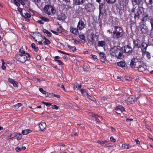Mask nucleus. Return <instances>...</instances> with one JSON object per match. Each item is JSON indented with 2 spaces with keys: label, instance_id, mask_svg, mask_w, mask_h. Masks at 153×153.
<instances>
[{
  "label": "nucleus",
  "instance_id": "obj_62",
  "mask_svg": "<svg viewBox=\"0 0 153 153\" xmlns=\"http://www.w3.org/2000/svg\"><path fill=\"white\" fill-rule=\"evenodd\" d=\"M53 97H57V98H60V96L59 95H56V94H53Z\"/></svg>",
  "mask_w": 153,
  "mask_h": 153
},
{
  "label": "nucleus",
  "instance_id": "obj_63",
  "mask_svg": "<svg viewBox=\"0 0 153 153\" xmlns=\"http://www.w3.org/2000/svg\"><path fill=\"white\" fill-rule=\"evenodd\" d=\"M37 22L40 24L43 25L44 23L42 20H38Z\"/></svg>",
  "mask_w": 153,
  "mask_h": 153
},
{
  "label": "nucleus",
  "instance_id": "obj_3",
  "mask_svg": "<svg viewBox=\"0 0 153 153\" xmlns=\"http://www.w3.org/2000/svg\"><path fill=\"white\" fill-rule=\"evenodd\" d=\"M43 11L48 15H54L56 13V10L54 7L51 5H45L43 8Z\"/></svg>",
  "mask_w": 153,
  "mask_h": 153
},
{
  "label": "nucleus",
  "instance_id": "obj_46",
  "mask_svg": "<svg viewBox=\"0 0 153 153\" xmlns=\"http://www.w3.org/2000/svg\"><path fill=\"white\" fill-rule=\"evenodd\" d=\"M16 136V134H11L7 138L9 139H11V138H13L14 137H15Z\"/></svg>",
  "mask_w": 153,
  "mask_h": 153
},
{
  "label": "nucleus",
  "instance_id": "obj_48",
  "mask_svg": "<svg viewBox=\"0 0 153 153\" xmlns=\"http://www.w3.org/2000/svg\"><path fill=\"white\" fill-rule=\"evenodd\" d=\"M24 16L25 18H29L31 16L30 14L27 12L25 13V15Z\"/></svg>",
  "mask_w": 153,
  "mask_h": 153
},
{
  "label": "nucleus",
  "instance_id": "obj_55",
  "mask_svg": "<svg viewBox=\"0 0 153 153\" xmlns=\"http://www.w3.org/2000/svg\"><path fill=\"white\" fill-rule=\"evenodd\" d=\"M110 141L113 142H115L116 141V140L113 137H111L110 138Z\"/></svg>",
  "mask_w": 153,
  "mask_h": 153
},
{
  "label": "nucleus",
  "instance_id": "obj_10",
  "mask_svg": "<svg viewBox=\"0 0 153 153\" xmlns=\"http://www.w3.org/2000/svg\"><path fill=\"white\" fill-rule=\"evenodd\" d=\"M148 45L149 44L145 42H143L140 44L139 48L141 49L142 52L143 53H145L146 51L147 48L148 46Z\"/></svg>",
  "mask_w": 153,
  "mask_h": 153
},
{
  "label": "nucleus",
  "instance_id": "obj_59",
  "mask_svg": "<svg viewBox=\"0 0 153 153\" xmlns=\"http://www.w3.org/2000/svg\"><path fill=\"white\" fill-rule=\"evenodd\" d=\"M58 52L59 53H63L64 54H67V55H69V54L68 53H65V52H64L61 51H60V50H59L58 51Z\"/></svg>",
  "mask_w": 153,
  "mask_h": 153
},
{
  "label": "nucleus",
  "instance_id": "obj_32",
  "mask_svg": "<svg viewBox=\"0 0 153 153\" xmlns=\"http://www.w3.org/2000/svg\"><path fill=\"white\" fill-rule=\"evenodd\" d=\"M81 85H79L78 84H76L74 86V89L79 90L81 88Z\"/></svg>",
  "mask_w": 153,
  "mask_h": 153
},
{
  "label": "nucleus",
  "instance_id": "obj_2",
  "mask_svg": "<svg viewBox=\"0 0 153 153\" xmlns=\"http://www.w3.org/2000/svg\"><path fill=\"white\" fill-rule=\"evenodd\" d=\"M113 33V37L114 39L119 38L123 35V30L122 28L118 26L114 27V30Z\"/></svg>",
  "mask_w": 153,
  "mask_h": 153
},
{
  "label": "nucleus",
  "instance_id": "obj_30",
  "mask_svg": "<svg viewBox=\"0 0 153 153\" xmlns=\"http://www.w3.org/2000/svg\"><path fill=\"white\" fill-rule=\"evenodd\" d=\"M63 1L65 2H66V5H67L68 7L69 8L71 7L70 6L71 3L70 0H63Z\"/></svg>",
  "mask_w": 153,
  "mask_h": 153
},
{
  "label": "nucleus",
  "instance_id": "obj_36",
  "mask_svg": "<svg viewBox=\"0 0 153 153\" xmlns=\"http://www.w3.org/2000/svg\"><path fill=\"white\" fill-rule=\"evenodd\" d=\"M16 134V138L18 140H20L22 138V135L20 133H17Z\"/></svg>",
  "mask_w": 153,
  "mask_h": 153
},
{
  "label": "nucleus",
  "instance_id": "obj_24",
  "mask_svg": "<svg viewBox=\"0 0 153 153\" xmlns=\"http://www.w3.org/2000/svg\"><path fill=\"white\" fill-rule=\"evenodd\" d=\"M145 1L148 5L153 7V0H145Z\"/></svg>",
  "mask_w": 153,
  "mask_h": 153
},
{
  "label": "nucleus",
  "instance_id": "obj_56",
  "mask_svg": "<svg viewBox=\"0 0 153 153\" xmlns=\"http://www.w3.org/2000/svg\"><path fill=\"white\" fill-rule=\"evenodd\" d=\"M15 150L17 152H19L21 150V149L20 147L17 146Z\"/></svg>",
  "mask_w": 153,
  "mask_h": 153
},
{
  "label": "nucleus",
  "instance_id": "obj_11",
  "mask_svg": "<svg viewBox=\"0 0 153 153\" xmlns=\"http://www.w3.org/2000/svg\"><path fill=\"white\" fill-rule=\"evenodd\" d=\"M118 48V47L114 46L110 49L109 53L112 56L114 57L116 56V52Z\"/></svg>",
  "mask_w": 153,
  "mask_h": 153
},
{
  "label": "nucleus",
  "instance_id": "obj_61",
  "mask_svg": "<svg viewBox=\"0 0 153 153\" xmlns=\"http://www.w3.org/2000/svg\"><path fill=\"white\" fill-rule=\"evenodd\" d=\"M4 62H3L2 63V69L3 70H4L6 68V67L4 65Z\"/></svg>",
  "mask_w": 153,
  "mask_h": 153
},
{
  "label": "nucleus",
  "instance_id": "obj_50",
  "mask_svg": "<svg viewBox=\"0 0 153 153\" xmlns=\"http://www.w3.org/2000/svg\"><path fill=\"white\" fill-rule=\"evenodd\" d=\"M59 107L57 105H52V108L53 109H58Z\"/></svg>",
  "mask_w": 153,
  "mask_h": 153
},
{
  "label": "nucleus",
  "instance_id": "obj_41",
  "mask_svg": "<svg viewBox=\"0 0 153 153\" xmlns=\"http://www.w3.org/2000/svg\"><path fill=\"white\" fill-rule=\"evenodd\" d=\"M68 48L71 49L73 52L75 51L76 50V47L74 46L72 47L68 45Z\"/></svg>",
  "mask_w": 153,
  "mask_h": 153
},
{
  "label": "nucleus",
  "instance_id": "obj_21",
  "mask_svg": "<svg viewBox=\"0 0 153 153\" xmlns=\"http://www.w3.org/2000/svg\"><path fill=\"white\" fill-rule=\"evenodd\" d=\"M141 31L142 33L146 34L149 31L148 28L146 26H144L141 29Z\"/></svg>",
  "mask_w": 153,
  "mask_h": 153
},
{
  "label": "nucleus",
  "instance_id": "obj_52",
  "mask_svg": "<svg viewBox=\"0 0 153 153\" xmlns=\"http://www.w3.org/2000/svg\"><path fill=\"white\" fill-rule=\"evenodd\" d=\"M150 22L151 23L152 27V29L151 30V33H152V32L153 31V19H152L150 20Z\"/></svg>",
  "mask_w": 153,
  "mask_h": 153
},
{
  "label": "nucleus",
  "instance_id": "obj_22",
  "mask_svg": "<svg viewBox=\"0 0 153 153\" xmlns=\"http://www.w3.org/2000/svg\"><path fill=\"white\" fill-rule=\"evenodd\" d=\"M74 2L75 5H80L82 4L84 1L83 0H74Z\"/></svg>",
  "mask_w": 153,
  "mask_h": 153
},
{
  "label": "nucleus",
  "instance_id": "obj_13",
  "mask_svg": "<svg viewBox=\"0 0 153 153\" xmlns=\"http://www.w3.org/2000/svg\"><path fill=\"white\" fill-rule=\"evenodd\" d=\"M136 101V99L134 97H129L126 100V102L128 104L134 102Z\"/></svg>",
  "mask_w": 153,
  "mask_h": 153
},
{
  "label": "nucleus",
  "instance_id": "obj_54",
  "mask_svg": "<svg viewBox=\"0 0 153 153\" xmlns=\"http://www.w3.org/2000/svg\"><path fill=\"white\" fill-rule=\"evenodd\" d=\"M55 61H57L59 63V65H64V63L60 60H55Z\"/></svg>",
  "mask_w": 153,
  "mask_h": 153
},
{
  "label": "nucleus",
  "instance_id": "obj_25",
  "mask_svg": "<svg viewBox=\"0 0 153 153\" xmlns=\"http://www.w3.org/2000/svg\"><path fill=\"white\" fill-rule=\"evenodd\" d=\"M100 57V58L103 59H106L105 54L103 52H100L99 53Z\"/></svg>",
  "mask_w": 153,
  "mask_h": 153
},
{
  "label": "nucleus",
  "instance_id": "obj_12",
  "mask_svg": "<svg viewBox=\"0 0 153 153\" xmlns=\"http://www.w3.org/2000/svg\"><path fill=\"white\" fill-rule=\"evenodd\" d=\"M94 34H91L89 36H88V45H93L94 42V38L93 36Z\"/></svg>",
  "mask_w": 153,
  "mask_h": 153
},
{
  "label": "nucleus",
  "instance_id": "obj_45",
  "mask_svg": "<svg viewBox=\"0 0 153 153\" xmlns=\"http://www.w3.org/2000/svg\"><path fill=\"white\" fill-rule=\"evenodd\" d=\"M22 104L21 103H18L14 106V108L16 109H18L19 107L21 106Z\"/></svg>",
  "mask_w": 153,
  "mask_h": 153
},
{
  "label": "nucleus",
  "instance_id": "obj_26",
  "mask_svg": "<svg viewBox=\"0 0 153 153\" xmlns=\"http://www.w3.org/2000/svg\"><path fill=\"white\" fill-rule=\"evenodd\" d=\"M31 132V130L27 129L22 131V134L23 135H26Z\"/></svg>",
  "mask_w": 153,
  "mask_h": 153
},
{
  "label": "nucleus",
  "instance_id": "obj_29",
  "mask_svg": "<svg viewBox=\"0 0 153 153\" xmlns=\"http://www.w3.org/2000/svg\"><path fill=\"white\" fill-rule=\"evenodd\" d=\"M117 64L118 66L123 67L125 66V63L124 62H118L117 63Z\"/></svg>",
  "mask_w": 153,
  "mask_h": 153
},
{
  "label": "nucleus",
  "instance_id": "obj_7",
  "mask_svg": "<svg viewBox=\"0 0 153 153\" xmlns=\"http://www.w3.org/2000/svg\"><path fill=\"white\" fill-rule=\"evenodd\" d=\"M114 57L119 59H122L123 58V51L122 48H121L120 47H118L116 52V56Z\"/></svg>",
  "mask_w": 153,
  "mask_h": 153
},
{
  "label": "nucleus",
  "instance_id": "obj_19",
  "mask_svg": "<svg viewBox=\"0 0 153 153\" xmlns=\"http://www.w3.org/2000/svg\"><path fill=\"white\" fill-rule=\"evenodd\" d=\"M8 80L9 82L13 85L14 87H16L17 86L18 84L17 82L15 81L13 79L10 78L8 79Z\"/></svg>",
  "mask_w": 153,
  "mask_h": 153
},
{
  "label": "nucleus",
  "instance_id": "obj_60",
  "mask_svg": "<svg viewBox=\"0 0 153 153\" xmlns=\"http://www.w3.org/2000/svg\"><path fill=\"white\" fill-rule=\"evenodd\" d=\"M41 0H34V1L35 4H37L38 3H39L41 2Z\"/></svg>",
  "mask_w": 153,
  "mask_h": 153
},
{
  "label": "nucleus",
  "instance_id": "obj_43",
  "mask_svg": "<svg viewBox=\"0 0 153 153\" xmlns=\"http://www.w3.org/2000/svg\"><path fill=\"white\" fill-rule=\"evenodd\" d=\"M28 0H17V1L20 3L22 5H24L25 4L24 1H27Z\"/></svg>",
  "mask_w": 153,
  "mask_h": 153
},
{
  "label": "nucleus",
  "instance_id": "obj_33",
  "mask_svg": "<svg viewBox=\"0 0 153 153\" xmlns=\"http://www.w3.org/2000/svg\"><path fill=\"white\" fill-rule=\"evenodd\" d=\"M43 32L45 33H46L47 34V35L49 36V37H51V33L50 32H49V31L46 30V29H44L43 30Z\"/></svg>",
  "mask_w": 153,
  "mask_h": 153
},
{
  "label": "nucleus",
  "instance_id": "obj_4",
  "mask_svg": "<svg viewBox=\"0 0 153 153\" xmlns=\"http://www.w3.org/2000/svg\"><path fill=\"white\" fill-rule=\"evenodd\" d=\"M143 62L140 59H133L131 61L130 66L132 68H137L143 65Z\"/></svg>",
  "mask_w": 153,
  "mask_h": 153
},
{
  "label": "nucleus",
  "instance_id": "obj_17",
  "mask_svg": "<svg viewBox=\"0 0 153 153\" xmlns=\"http://www.w3.org/2000/svg\"><path fill=\"white\" fill-rule=\"evenodd\" d=\"M77 29L73 27H71L70 28V31L72 33L76 35H78L79 34V32L78 31Z\"/></svg>",
  "mask_w": 153,
  "mask_h": 153
},
{
  "label": "nucleus",
  "instance_id": "obj_47",
  "mask_svg": "<svg viewBox=\"0 0 153 153\" xmlns=\"http://www.w3.org/2000/svg\"><path fill=\"white\" fill-rule=\"evenodd\" d=\"M106 2L108 3L113 4L114 3L116 0H105Z\"/></svg>",
  "mask_w": 153,
  "mask_h": 153
},
{
  "label": "nucleus",
  "instance_id": "obj_51",
  "mask_svg": "<svg viewBox=\"0 0 153 153\" xmlns=\"http://www.w3.org/2000/svg\"><path fill=\"white\" fill-rule=\"evenodd\" d=\"M57 86L61 87V88H62L64 91H65V88L64 85L62 84H58L57 85Z\"/></svg>",
  "mask_w": 153,
  "mask_h": 153
},
{
  "label": "nucleus",
  "instance_id": "obj_14",
  "mask_svg": "<svg viewBox=\"0 0 153 153\" xmlns=\"http://www.w3.org/2000/svg\"><path fill=\"white\" fill-rule=\"evenodd\" d=\"M66 18V16L64 14L60 13L58 15L57 19L59 21H64Z\"/></svg>",
  "mask_w": 153,
  "mask_h": 153
},
{
  "label": "nucleus",
  "instance_id": "obj_15",
  "mask_svg": "<svg viewBox=\"0 0 153 153\" xmlns=\"http://www.w3.org/2000/svg\"><path fill=\"white\" fill-rule=\"evenodd\" d=\"M105 4V2H102L99 6L100 14H103L105 13V11L103 5Z\"/></svg>",
  "mask_w": 153,
  "mask_h": 153
},
{
  "label": "nucleus",
  "instance_id": "obj_64",
  "mask_svg": "<svg viewBox=\"0 0 153 153\" xmlns=\"http://www.w3.org/2000/svg\"><path fill=\"white\" fill-rule=\"evenodd\" d=\"M9 131L8 130H6L5 131V133L4 134L5 136H6L7 134H9Z\"/></svg>",
  "mask_w": 153,
  "mask_h": 153
},
{
  "label": "nucleus",
  "instance_id": "obj_40",
  "mask_svg": "<svg viewBox=\"0 0 153 153\" xmlns=\"http://www.w3.org/2000/svg\"><path fill=\"white\" fill-rule=\"evenodd\" d=\"M40 18L42 20L46 22H48L49 21V19H48L42 16H40Z\"/></svg>",
  "mask_w": 153,
  "mask_h": 153
},
{
  "label": "nucleus",
  "instance_id": "obj_38",
  "mask_svg": "<svg viewBox=\"0 0 153 153\" xmlns=\"http://www.w3.org/2000/svg\"><path fill=\"white\" fill-rule=\"evenodd\" d=\"M53 93H50L48 92L46 93L45 94V95L46 97H48L50 98H51L53 97Z\"/></svg>",
  "mask_w": 153,
  "mask_h": 153
},
{
  "label": "nucleus",
  "instance_id": "obj_23",
  "mask_svg": "<svg viewBox=\"0 0 153 153\" xmlns=\"http://www.w3.org/2000/svg\"><path fill=\"white\" fill-rule=\"evenodd\" d=\"M80 91L83 95H86L87 97H90V96L88 94L87 91L85 89H81Z\"/></svg>",
  "mask_w": 153,
  "mask_h": 153
},
{
  "label": "nucleus",
  "instance_id": "obj_18",
  "mask_svg": "<svg viewBox=\"0 0 153 153\" xmlns=\"http://www.w3.org/2000/svg\"><path fill=\"white\" fill-rule=\"evenodd\" d=\"M137 69L139 71L141 72H143L146 70V67L144 65L143 62V65H141V66H140Z\"/></svg>",
  "mask_w": 153,
  "mask_h": 153
},
{
  "label": "nucleus",
  "instance_id": "obj_9",
  "mask_svg": "<svg viewBox=\"0 0 153 153\" xmlns=\"http://www.w3.org/2000/svg\"><path fill=\"white\" fill-rule=\"evenodd\" d=\"M86 25L82 20L80 19L78 22L77 28L79 30H81L84 28Z\"/></svg>",
  "mask_w": 153,
  "mask_h": 153
},
{
  "label": "nucleus",
  "instance_id": "obj_6",
  "mask_svg": "<svg viewBox=\"0 0 153 153\" xmlns=\"http://www.w3.org/2000/svg\"><path fill=\"white\" fill-rule=\"evenodd\" d=\"M85 9L87 12L92 13L94 10L95 7L92 4L88 3L85 5Z\"/></svg>",
  "mask_w": 153,
  "mask_h": 153
},
{
  "label": "nucleus",
  "instance_id": "obj_35",
  "mask_svg": "<svg viewBox=\"0 0 153 153\" xmlns=\"http://www.w3.org/2000/svg\"><path fill=\"white\" fill-rule=\"evenodd\" d=\"M105 45V42L103 41H99L98 43V45L99 46L103 47Z\"/></svg>",
  "mask_w": 153,
  "mask_h": 153
},
{
  "label": "nucleus",
  "instance_id": "obj_49",
  "mask_svg": "<svg viewBox=\"0 0 153 153\" xmlns=\"http://www.w3.org/2000/svg\"><path fill=\"white\" fill-rule=\"evenodd\" d=\"M90 115L94 117V118H96V117H99L100 118V117H99L97 114H95L93 113H91Z\"/></svg>",
  "mask_w": 153,
  "mask_h": 153
},
{
  "label": "nucleus",
  "instance_id": "obj_57",
  "mask_svg": "<svg viewBox=\"0 0 153 153\" xmlns=\"http://www.w3.org/2000/svg\"><path fill=\"white\" fill-rule=\"evenodd\" d=\"M99 142H100V144L101 145H102L104 144H105L104 141H100V140H98L97 141V143H98Z\"/></svg>",
  "mask_w": 153,
  "mask_h": 153
},
{
  "label": "nucleus",
  "instance_id": "obj_34",
  "mask_svg": "<svg viewBox=\"0 0 153 153\" xmlns=\"http://www.w3.org/2000/svg\"><path fill=\"white\" fill-rule=\"evenodd\" d=\"M79 37L82 39V41H82V42L83 43H84L85 41V36L84 35H80L79 36Z\"/></svg>",
  "mask_w": 153,
  "mask_h": 153
},
{
  "label": "nucleus",
  "instance_id": "obj_5",
  "mask_svg": "<svg viewBox=\"0 0 153 153\" xmlns=\"http://www.w3.org/2000/svg\"><path fill=\"white\" fill-rule=\"evenodd\" d=\"M15 58L18 61L21 62H25L27 59V56L26 55L20 54L16 55Z\"/></svg>",
  "mask_w": 153,
  "mask_h": 153
},
{
  "label": "nucleus",
  "instance_id": "obj_37",
  "mask_svg": "<svg viewBox=\"0 0 153 153\" xmlns=\"http://www.w3.org/2000/svg\"><path fill=\"white\" fill-rule=\"evenodd\" d=\"M50 41L48 39L45 38V41L43 42V43L44 45H48L50 43Z\"/></svg>",
  "mask_w": 153,
  "mask_h": 153
},
{
  "label": "nucleus",
  "instance_id": "obj_1",
  "mask_svg": "<svg viewBox=\"0 0 153 153\" xmlns=\"http://www.w3.org/2000/svg\"><path fill=\"white\" fill-rule=\"evenodd\" d=\"M131 12L134 13V19L138 20L140 18L141 16L142 15L143 13V9L140 7L138 6L134 7V8L132 9L131 11Z\"/></svg>",
  "mask_w": 153,
  "mask_h": 153
},
{
  "label": "nucleus",
  "instance_id": "obj_16",
  "mask_svg": "<svg viewBox=\"0 0 153 153\" xmlns=\"http://www.w3.org/2000/svg\"><path fill=\"white\" fill-rule=\"evenodd\" d=\"M116 112L118 114H120V113H122L123 112L124 110V108L121 106H118L115 109Z\"/></svg>",
  "mask_w": 153,
  "mask_h": 153
},
{
  "label": "nucleus",
  "instance_id": "obj_31",
  "mask_svg": "<svg viewBox=\"0 0 153 153\" xmlns=\"http://www.w3.org/2000/svg\"><path fill=\"white\" fill-rule=\"evenodd\" d=\"M122 147L125 149H129L130 147V146L129 144H124L122 145Z\"/></svg>",
  "mask_w": 153,
  "mask_h": 153
},
{
  "label": "nucleus",
  "instance_id": "obj_20",
  "mask_svg": "<svg viewBox=\"0 0 153 153\" xmlns=\"http://www.w3.org/2000/svg\"><path fill=\"white\" fill-rule=\"evenodd\" d=\"M39 127L41 131L44 130L46 127V124L45 123H42L39 124Z\"/></svg>",
  "mask_w": 153,
  "mask_h": 153
},
{
  "label": "nucleus",
  "instance_id": "obj_53",
  "mask_svg": "<svg viewBox=\"0 0 153 153\" xmlns=\"http://www.w3.org/2000/svg\"><path fill=\"white\" fill-rule=\"evenodd\" d=\"M39 91L43 94H45L46 93V91H44L43 89L42 88H39Z\"/></svg>",
  "mask_w": 153,
  "mask_h": 153
},
{
  "label": "nucleus",
  "instance_id": "obj_8",
  "mask_svg": "<svg viewBox=\"0 0 153 153\" xmlns=\"http://www.w3.org/2000/svg\"><path fill=\"white\" fill-rule=\"evenodd\" d=\"M123 53H127L128 54L131 53L132 52V48L129 45L124 46L122 48Z\"/></svg>",
  "mask_w": 153,
  "mask_h": 153
},
{
  "label": "nucleus",
  "instance_id": "obj_39",
  "mask_svg": "<svg viewBox=\"0 0 153 153\" xmlns=\"http://www.w3.org/2000/svg\"><path fill=\"white\" fill-rule=\"evenodd\" d=\"M19 53H20L21 54H25L26 53L24 50V49L23 48V47L20 48L19 50Z\"/></svg>",
  "mask_w": 153,
  "mask_h": 153
},
{
  "label": "nucleus",
  "instance_id": "obj_58",
  "mask_svg": "<svg viewBox=\"0 0 153 153\" xmlns=\"http://www.w3.org/2000/svg\"><path fill=\"white\" fill-rule=\"evenodd\" d=\"M111 144L110 143H109L107 144H106L104 146V147H111Z\"/></svg>",
  "mask_w": 153,
  "mask_h": 153
},
{
  "label": "nucleus",
  "instance_id": "obj_27",
  "mask_svg": "<svg viewBox=\"0 0 153 153\" xmlns=\"http://www.w3.org/2000/svg\"><path fill=\"white\" fill-rule=\"evenodd\" d=\"M133 43L135 45L136 47L139 48L141 44L137 40L133 41Z\"/></svg>",
  "mask_w": 153,
  "mask_h": 153
},
{
  "label": "nucleus",
  "instance_id": "obj_28",
  "mask_svg": "<svg viewBox=\"0 0 153 153\" xmlns=\"http://www.w3.org/2000/svg\"><path fill=\"white\" fill-rule=\"evenodd\" d=\"M11 2L15 4L17 7H19L20 6V4L16 0H11Z\"/></svg>",
  "mask_w": 153,
  "mask_h": 153
},
{
  "label": "nucleus",
  "instance_id": "obj_42",
  "mask_svg": "<svg viewBox=\"0 0 153 153\" xmlns=\"http://www.w3.org/2000/svg\"><path fill=\"white\" fill-rule=\"evenodd\" d=\"M144 54H146V56L147 58H148L149 59H150L151 58V56L150 53L149 52L146 51V52Z\"/></svg>",
  "mask_w": 153,
  "mask_h": 153
},
{
  "label": "nucleus",
  "instance_id": "obj_44",
  "mask_svg": "<svg viewBox=\"0 0 153 153\" xmlns=\"http://www.w3.org/2000/svg\"><path fill=\"white\" fill-rule=\"evenodd\" d=\"M149 19V17L147 15L145 16L143 19H142V20L143 21H146Z\"/></svg>",
  "mask_w": 153,
  "mask_h": 153
}]
</instances>
